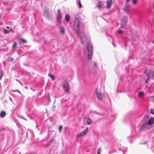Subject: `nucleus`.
Instances as JSON below:
<instances>
[{
    "mask_svg": "<svg viewBox=\"0 0 154 154\" xmlns=\"http://www.w3.org/2000/svg\"><path fill=\"white\" fill-rule=\"evenodd\" d=\"M74 28L76 33L77 34L78 36L80 38L81 43L82 44H83V42L86 41V38L84 32L79 33V31L80 28V22L77 18L75 20Z\"/></svg>",
    "mask_w": 154,
    "mask_h": 154,
    "instance_id": "obj_1",
    "label": "nucleus"
},
{
    "mask_svg": "<svg viewBox=\"0 0 154 154\" xmlns=\"http://www.w3.org/2000/svg\"><path fill=\"white\" fill-rule=\"evenodd\" d=\"M84 52L85 56H87L89 59L92 58L93 53V47L91 42H88L87 47L84 48Z\"/></svg>",
    "mask_w": 154,
    "mask_h": 154,
    "instance_id": "obj_2",
    "label": "nucleus"
},
{
    "mask_svg": "<svg viewBox=\"0 0 154 154\" xmlns=\"http://www.w3.org/2000/svg\"><path fill=\"white\" fill-rule=\"evenodd\" d=\"M151 128V127L148 125L146 122H145L143 124L140 126V128L142 131H145Z\"/></svg>",
    "mask_w": 154,
    "mask_h": 154,
    "instance_id": "obj_3",
    "label": "nucleus"
},
{
    "mask_svg": "<svg viewBox=\"0 0 154 154\" xmlns=\"http://www.w3.org/2000/svg\"><path fill=\"white\" fill-rule=\"evenodd\" d=\"M62 86L66 92H67L69 91V84L67 81L64 80L63 81Z\"/></svg>",
    "mask_w": 154,
    "mask_h": 154,
    "instance_id": "obj_4",
    "label": "nucleus"
},
{
    "mask_svg": "<svg viewBox=\"0 0 154 154\" xmlns=\"http://www.w3.org/2000/svg\"><path fill=\"white\" fill-rule=\"evenodd\" d=\"M127 20V17L125 16H123L121 20V22L122 24V28L124 27L126 25Z\"/></svg>",
    "mask_w": 154,
    "mask_h": 154,
    "instance_id": "obj_5",
    "label": "nucleus"
},
{
    "mask_svg": "<svg viewBox=\"0 0 154 154\" xmlns=\"http://www.w3.org/2000/svg\"><path fill=\"white\" fill-rule=\"evenodd\" d=\"M147 77H149L150 79H153L154 78V71L152 70H148L146 71Z\"/></svg>",
    "mask_w": 154,
    "mask_h": 154,
    "instance_id": "obj_6",
    "label": "nucleus"
},
{
    "mask_svg": "<svg viewBox=\"0 0 154 154\" xmlns=\"http://www.w3.org/2000/svg\"><path fill=\"white\" fill-rule=\"evenodd\" d=\"M57 20L58 23H61L60 20L62 18V14L61 13L60 10L58 9L57 10Z\"/></svg>",
    "mask_w": 154,
    "mask_h": 154,
    "instance_id": "obj_7",
    "label": "nucleus"
},
{
    "mask_svg": "<svg viewBox=\"0 0 154 154\" xmlns=\"http://www.w3.org/2000/svg\"><path fill=\"white\" fill-rule=\"evenodd\" d=\"M88 129V128L87 127L82 132L78 134L77 135V137H80L85 135L87 133Z\"/></svg>",
    "mask_w": 154,
    "mask_h": 154,
    "instance_id": "obj_8",
    "label": "nucleus"
},
{
    "mask_svg": "<svg viewBox=\"0 0 154 154\" xmlns=\"http://www.w3.org/2000/svg\"><path fill=\"white\" fill-rule=\"evenodd\" d=\"M154 123V118L153 117H151L150 118L147 122V124L149 126H150L151 125H153Z\"/></svg>",
    "mask_w": 154,
    "mask_h": 154,
    "instance_id": "obj_9",
    "label": "nucleus"
},
{
    "mask_svg": "<svg viewBox=\"0 0 154 154\" xmlns=\"http://www.w3.org/2000/svg\"><path fill=\"white\" fill-rule=\"evenodd\" d=\"M112 4V0H107V8H109Z\"/></svg>",
    "mask_w": 154,
    "mask_h": 154,
    "instance_id": "obj_10",
    "label": "nucleus"
},
{
    "mask_svg": "<svg viewBox=\"0 0 154 154\" xmlns=\"http://www.w3.org/2000/svg\"><path fill=\"white\" fill-rule=\"evenodd\" d=\"M97 97L99 100H102L103 97L102 94L100 93L97 92L96 91Z\"/></svg>",
    "mask_w": 154,
    "mask_h": 154,
    "instance_id": "obj_11",
    "label": "nucleus"
},
{
    "mask_svg": "<svg viewBox=\"0 0 154 154\" xmlns=\"http://www.w3.org/2000/svg\"><path fill=\"white\" fill-rule=\"evenodd\" d=\"M60 33L61 34H63L65 32V29L63 26H61L60 28Z\"/></svg>",
    "mask_w": 154,
    "mask_h": 154,
    "instance_id": "obj_12",
    "label": "nucleus"
},
{
    "mask_svg": "<svg viewBox=\"0 0 154 154\" xmlns=\"http://www.w3.org/2000/svg\"><path fill=\"white\" fill-rule=\"evenodd\" d=\"M5 115L6 113L4 111H2L0 113V116L1 117L3 118Z\"/></svg>",
    "mask_w": 154,
    "mask_h": 154,
    "instance_id": "obj_13",
    "label": "nucleus"
},
{
    "mask_svg": "<svg viewBox=\"0 0 154 154\" xmlns=\"http://www.w3.org/2000/svg\"><path fill=\"white\" fill-rule=\"evenodd\" d=\"M139 38V37L138 36H135L134 35H133L132 36V39L133 41H136Z\"/></svg>",
    "mask_w": 154,
    "mask_h": 154,
    "instance_id": "obj_14",
    "label": "nucleus"
},
{
    "mask_svg": "<svg viewBox=\"0 0 154 154\" xmlns=\"http://www.w3.org/2000/svg\"><path fill=\"white\" fill-rule=\"evenodd\" d=\"M77 4L78 5H79V7L80 8L82 7V5L81 3L80 0H76Z\"/></svg>",
    "mask_w": 154,
    "mask_h": 154,
    "instance_id": "obj_15",
    "label": "nucleus"
},
{
    "mask_svg": "<svg viewBox=\"0 0 154 154\" xmlns=\"http://www.w3.org/2000/svg\"><path fill=\"white\" fill-rule=\"evenodd\" d=\"M97 7L100 9H101L102 8V5L100 2H99L97 5Z\"/></svg>",
    "mask_w": 154,
    "mask_h": 154,
    "instance_id": "obj_16",
    "label": "nucleus"
},
{
    "mask_svg": "<svg viewBox=\"0 0 154 154\" xmlns=\"http://www.w3.org/2000/svg\"><path fill=\"white\" fill-rule=\"evenodd\" d=\"M65 20L68 22L69 20L70 17L68 14H66L65 17Z\"/></svg>",
    "mask_w": 154,
    "mask_h": 154,
    "instance_id": "obj_17",
    "label": "nucleus"
},
{
    "mask_svg": "<svg viewBox=\"0 0 154 154\" xmlns=\"http://www.w3.org/2000/svg\"><path fill=\"white\" fill-rule=\"evenodd\" d=\"M48 76L50 78H51L52 80H54L55 79L54 75L51 74L50 73H49Z\"/></svg>",
    "mask_w": 154,
    "mask_h": 154,
    "instance_id": "obj_18",
    "label": "nucleus"
},
{
    "mask_svg": "<svg viewBox=\"0 0 154 154\" xmlns=\"http://www.w3.org/2000/svg\"><path fill=\"white\" fill-rule=\"evenodd\" d=\"M144 93L143 92H139L138 96L139 97H141L144 95Z\"/></svg>",
    "mask_w": 154,
    "mask_h": 154,
    "instance_id": "obj_19",
    "label": "nucleus"
},
{
    "mask_svg": "<svg viewBox=\"0 0 154 154\" xmlns=\"http://www.w3.org/2000/svg\"><path fill=\"white\" fill-rule=\"evenodd\" d=\"M87 123L88 125H90L91 124L92 122V120L91 119L89 118H88L87 121Z\"/></svg>",
    "mask_w": 154,
    "mask_h": 154,
    "instance_id": "obj_20",
    "label": "nucleus"
},
{
    "mask_svg": "<svg viewBox=\"0 0 154 154\" xmlns=\"http://www.w3.org/2000/svg\"><path fill=\"white\" fill-rule=\"evenodd\" d=\"M9 32H10V31H9V30H8L5 29H4V34H8Z\"/></svg>",
    "mask_w": 154,
    "mask_h": 154,
    "instance_id": "obj_21",
    "label": "nucleus"
},
{
    "mask_svg": "<svg viewBox=\"0 0 154 154\" xmlns=\"http://www.w3.org/2000/svg\"><path fill=\"white\" fill-rule=\"evenodd\" d=\"M148 116L147 115H146L144 116L143 118V120L145 122H146L147 119H148Z\"/></svg>",
    "mask_w": 154,
    "mask_h": 154,
    "instance_id": "obj_22",
    "label": "nucleus"
},
{
    "mask_svg": "<svg viewBox=\"0 0 154 154\" xmlns=\"http://www.w3.org/2000/svg\"><path fill=\"white\" fill-rule=\"evenodd\" d=\"M129 0H126L125 4H126V7H128L129 6V3H128L129 2Z\"/></svg>",
    "mask_w": 154,
    "mask_h": 154,
    "instance_id": "obj_23",
    "label": "nucleus"
},
{
    "mask_svg": "<svg viewBox=\"0 0 154 154\" xmlns=\"http://www.w3.org/2000/svg\"><path fill=\"white\" fill-rule=\"evenodd\" d=\"M100 152H101V149H100V147H99L98 148L97 150V154H100Z\"/></svg>",
    "mask_w": 154,
    "mask_h": 154,
    "instance_id": "obj_24",
    "label": "nucleus"
},
{
    "mask_svg": "<svg viewBox=\"0 0 154 154\" xmlns=\"http://www.w3.org/2000/svg\"><path fill=\"white\" fill-rule=\"evenodd\" d=\"M17 45V43L16 42H14V43L13 45V48H15L16 47Z\"/></svg>",
    "mask_w": 154,
    "mask_h": 154,
    "instance_id": "obj_25",
    "label": "nucleus"
},
{
    "mask_svg": "<svg viewBox=\"0 0 154 154\" xmlns=\"http://www.w3.org/2000/svg\"><path fill=\"white\" fill-rule=\"evenodd\" d=\"M20 40L23 43H26L27 42L23 38H21Z\"/></svg>",
    "mask_w": 154,
    "mask_h": 154,
    "instance_id": "obj_26",
    "label": "nucleus"
},
{
    "mask_svg": "<svg viewBox=\"0 0 154 154\" xmlns=\"http://www.w3.org/2000/svg\"><path fill=\"white\" fill-rule=\"evenodd\" d=\"M149 79H150V78L148 77V78L147 79L145 80V82L147 83L148 82Z\"/></svg>",
    "mask_w": 154,
    "mask_h": 154,
    "instance_id": "obj_27",
    "label": "nucleus"
},
{
    "mask_svg": "<svg viewBox=\"0 0 154 154\" xmlns=\"http://www.w3.org/2000/svg\"><path fill=\"white\" fill-rule=\"evenodd\" d=\"M62 125L60 126L59 127V132H61L62 129Z\"/></svg>",
    "mask_w": 154,
    "mask_h": 154,
    "instance_id": "obj_28",
    "label": "nucleus"
},
{
    "mask_svg": "<svg viewBox=\"0 0 154 154\" xmlns=\"http://www.w3.org/2000/svg\"><path fill=\"white\" fill-rule=\"evenodd\" d=\"M94 66L96 68L97 67V64L95 62H94Z\"/></svg>",
    "mask_w": 154,
    "mask_h": 154,
    "instance_id": "obj_29",
    "label": "nucleus"
},
{
    "mask_svg": "<svg viewBox=\"0 0 154 154\" xmlns=\"http://www.w3.org/2000/svg\"><path fill=\"white\" fill-rule=\"evenodd\" d=\"M127 8L128 7H126V5L125 6V8L123 9V10L124 11H126V12H127Z\"/></svg>",
    "mask_w": 154,
    "mask_h": 154,
    "instance_id": "obj_30",
    "label": "nucleus"
},
{
    "mask_svg": "<svg viewBox=\"0 0 154 154\" xmlns=\"http://www.w3.org/2000/svg\"><path fill=\"white\" fill-rule=\"evenodd\" d=\"M3 76V73L2 72L0 75V80H1L2 79Z\"/></svg>",
    "mask_w": 154,
    "mask_h": 154,
    "instance_id": "obj_31",
    "label": "nucleus"
},
{
    "mask_svg": "<svg viewBox=\"0 0 154 154\" xmlns=\"http://www.w3.org/2000/svg\"><path fill=\"white\" fill-rule=\"evenodd\" d=\"M137 0H132L133 3V4H135L136 3Z\"/></svg>",
    "mask_w": 154,
    "mask_h": 154,
    "instance_id": "obj_32",
    "label": "nucleus"
},
{
    "mask_svg": "<svg viewBox=\"0 0 154 154\" xmlns=\"http://www.w3.org/2000/svg\"><path fill=\"white\" fill-rule=\"evenodd\" d=\"M151 113L154 114V109H151Z\"/></svg>",
    "mask_w": 154,
    "mask_h": 154,
    "instance_id": "obj_33",
    "label": "nucleus"
},
{
    "mask_svg": "<svg viewBox=\"0 0 154 154\" xmlns=\"http://www.w3.org/2000/svg\"><path fill=\"white\" fill-rule=\"evenodd\" d=\"M122 32V31L119 30L117 31V33H121Z\"/></svg>",
    "mask_w": 154,
    "mask_h": 154,
    "instance_id": "obj_34",
    "label": "nucleus"
},
{
    "mask_svg": "<svg viewBox=\"0 0 154 154\" xmlns=\"http://www.w3.org/2000/svg\"><path fill=\"white\" fill-rule=\"evenodd\" d=\"M53 141V140H50V141H49L48 142V144H50L51 143V142H52Z\"/></svg>",
    "mask_w": 154,
    "mask_h": 154,
    "instance_id": "obj_35",
    "label": "nucleus"
},
{
    "mask_svg": "<svg viewBox=\"0 0 154 154\" xmlns=\"http://www.w3.org/2000/svg\"><path fill=\"white\" fill-rule=\"evenodd\" d=\"M9 31H10V32H12L13 33L14 32V31L11 28L10 29V30H9Z\"/></svg>",
    "mask_w": 154,
    "mask_h": 154,
    "instance_id": "obj_36",
    "label": "nucleus"
},
{
    "mask_svg": "<svg viewBox=\"0 0 154 154\" xmlns=\"http://www.w3.org/2000/svg\"><path fill=\"white\" fill-rule=\"evenodd\" d=\"M13 58H11L10 60H9V61L11 62H12V61H13Z\"/></svg>",
    "mask_w": 154,
    "mask_h": 154,
    "instance_id": "obj_37",
    "label": "nucleus"
},
{
    "mask_svg": "<svg viewBox=\"0 0 154 154\" xmlns=\"http://www.w3.org/2000/svg\"><path fill=\"white\" fill-rule=\"evenodd\" d=\"M6 28L7 29H8L9 28V27L8 26H7L6 27Z\"/></svg>",
    "mask_w": 154,
    "mask_h": 154,
    "instance_id": "obj_38",
    "label": "nucleus"
},
{
    "mask_svg": "<svg viewBox=\"0 0 154 154\" xmlns=\"http://www.w3.org/2000/svg\"><path fill=\"white\" fill-rule=\"evenodd\" d=\"M10 99L11 101H12V99L11 98H10Z\"/></svg>",
    "mask_w": 154,
    "mask_h": 154,
    "instance_id": "obj_39",
    "label": "nucleus"
},
{
    "mask_svg": "<svg viewBox=\"0 0 154 154\" xmlns=\"http://www.w3.org/2000/svg\"><path fill=\"white\" fill-rule=\"evenodd\" d=\"M126 150H125V151H123V152H126Z\"/></svg>",
    "mask_w": 154,
    "mask_h": 154,
    "instance_id": "obj_40",
    "label": "nucleus"
},
{
    "mask_svg": "<svg viewBox=\"0 0 154 154\" xmlns=\"http://www.w3.org/2000/svg\"><path fill=\"white\" fill-rule=\"evenodd\" d=\"M113 44L114 45V46L115 47V45H114V43H113Z\"/></svg>",
    "mask_w": 154,
    "mask_h": 154,
    "instance_id": "obj_41",
    "label": "nucleus"
}]
</instances>
